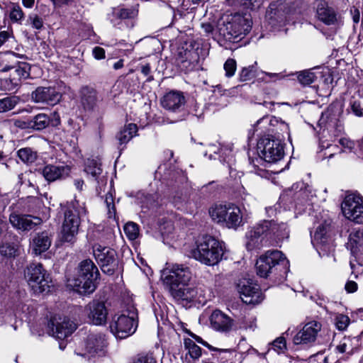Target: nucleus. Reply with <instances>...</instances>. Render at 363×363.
I'll return each instance as SVG.
<instances>
[{"label":"nucleus","instance_id":"052dcab7","mask_svg":"<svg viewBox=\"0 0 363 363\" xmlns=\"http://www.w3.org/2000/svg\"><path fill=\"white\" fill-rule=\"evenodd\" d=\"M233 148L231 146H225L220 148L219 154L223 157V160L230 162L233 158Z\"/></svg>","mask_w":363,"mask_h":363},{"label":"nucleus","instance_id":"1a4fd4ad","mask_svg":"<svg viewBox=\"0 0 363 363\" xmlns=\"http://www.w3.org/2000/svg\"><path fill=\"white\" fill-rule=\"evenodd\" d=\"M270 223L263 221L250 229L245 235V246L248 250L263 247H281L278 240H272L268 234Z\"/></svg>","mask_w":363,"mask_h":363},{"label":"nucleus","instance_id":"39448f33","mask_svg":"<svg viewBox=\"0 0 363 363\" xmlns=\"http://www.w3.org/2000/svg\"><path fill=\"white\" fill-rule=\"evenodd\" d=\"M86 215L84 203L74 199L70 202L65 211L62 229V239L64 242H72L82 219Z\"/></svg>","mask_w":363,"mask_h":363},{"label":"nucleus","instance_id":"a18cd8bd","mask_svg":"<svg viewBox=\"0 0 363 363\" xmlns=\"http://www.w3.org/2000/svg\"><path fill=\"white\" fill-rule=\"evenodd\" d=\"M124 233L130 240H135L139 235V227L133 222L127 223L123 228Z\"/></svg>","mask_w":363,"mask_h":363},{"label":"nucleus","instance_id":"49530a36","mask_svg":"<svg viewBox=\"0 0 363 363\" xmlns=\"http://www.w3.org/2000/svg\"><path fill=\"white\" fill-rule=\"evenodd\" d=\"M336 116V106L334 104H330L327 110L323 112L321 115V117L319 120L320 125H325L329 121H332L333 118H335Z\"/></svg>","mask_w":363,"mask_h":363},{"label":"nucleus","instance_id":"ea45409f","mask_svg":"<svg viewBox=\"0 0 363 363\" xmlns=\"http://www.w3.org/2000/svg\"><path fill=\"white\" fill-rule=\"evenodd\" d=\"M363 242V233L360 231L352 232L350 234L346 247L348 250H355L362 246Z\"/></svg>","mask_w":363,"mask_h":363},{"label":"nucleus","instance_id":"5701e85b","mask_svg":"<svg viewBox=\"0 0 363 363\" xmlns=\"http://www.w3.org/2000/svg\"><path fill=\"white\" fill-rule=\"evenodd\" d=\"M195 52L193 50L192 42L185 43L179 45L176 52V61L178 65L187 68L194 60Z\"/></svg>","mask_w":363,"mask_h":363},{"label":"nucleus","instance_id":"09e8293b","mask_svg":"<svg viewBox=\"0 0 363 363\" xmlns=\"http://www.w3.org/2000/svg\"><path fill=\"white\" fill-rule=\"evenodd\" d=\"M315 76L314 73L310 70L302 71L298 75L299 82L304 86L312 84L315 81Z\"/></svg>","mask_w":363,"mask_h":363},{"label":"nucleus","instance_id":"aec40b11","mask_svg":"<svg viewBox=\"0 0 363 363\" xmlns=\"http://www.w3.org/2000/svg\"><path fill=\"white\" fill-rule=\"evenodd\" d=\"M9 221L16 229L21 230H30L41 223L42 220L38 217H33L29 215H19L12 213L10 215Z\"/></svg>","mask_w":363,"mask_h":363},{"label":"nucleus","instance_id":"4d7b16f0","mask_svg":"<svg viewBox=\"0 0 363 363\" xmlns=\"http://www.w3.org/2000/svg\"><path fill=\"white\" fill-rule=\"evenodd\" d=\"M239 2L245 8L255 10L260 7L263 0H239Z\"/></svg>","mask_w":363,"mask_h":363},{"label":"nucleus","instance_id":"c85d7f7f","mask_svg":"<svg viewBox=\"0 0 363 363\" xmlns=\"http://www.w3.org/2000/svg\"><path fill=\"white\" fill-rule=\"evenodd\" d=\"M169 293L178 301L181 300L190 302L197 297L199 291L197 289L190 286L189 284H187L173 289L169 291Z\"/></svg>","mask_w":363,"mask_h":363},{"label":"nucleus","instance_id":"6e6d98bb","mask_svg":"<svg viewBox=\"0 0 363 363\" xmlns=\"http://www.w3.org/2000/svg\"><path fill=\"white\" fill-rule=\"evenodd\" d=\"M28 21L33 28L40 30L43 27V18L38 16L37 14H30L28 16Z\"/></svg>","mask_w":363,"mask_h":363},{"label":"nucleus","instance_id":"ddd939ff","mask_svg":"<svg viewBox=\"0 0 363 363\" xmlns=\"http://www.w3.org/2000/svg\"><path fill=\"white\" fill-rule=\"evenodd\" d=\"M240 297L246 304H257L263 300L262 293L258 284L251 280L238 284Z\"/></svg>","mask_w":363,"mask_h":363},{"label":"nucleus","instance_id":"20e7f679","mask_svg":"<svg viewBox=\"0 0 363 363\" xmlns=\"http://www.w3.org/2000/svg\"><path fill=\"white\" fill-rule=\"evenodd\" d=\"M256 269L261 277H267L274 270L285 279L289 271V262L281 251H266L257 260Z\"/></svg>","mask_w":363,"mask_h":363},{"label":"nucleus","instance_id":"412c9836","mask_svg":"<svg viewBox=\"0 0 363 363\" xmlns=\"http://www.w3.org/2000/svg\"><path fill=\"white\" fill-rule=\"evenodd\" d=\"M30 67L28 63L20 62L14 66L6 65L0 69V72H6L10 71V79L14 82V84L19 85L21 79H27L30 76Z\"/></svg>","mask_w":363,"mask_h":363},{"label":"nucleus","instance_id":"e2e57ef3","mask_svg":"<svg viewBox=\"0 0 363 363\" xmlns=\"http://www.w3.org/2000/svg\"><path fill=\"white\" fill-rule=\"evenodd\" d=\"M189 335L193 337L197 342L203 345V346L206 347L207 348H208L211 351H218L219 349L218 348H216V347H214L213 346H211V345H209L207 342L204 341L201 337L196 335V334L191 333V332H188Z\"/></svg>","mask_w":363,"mask_h":363},{"label":"nucleus","instance_id":"f257e3e1","mask_svg":"<svg viewBox=\"0 0 363 363\" xmlns=\"http://www.w3.org/2000/svg\"><path fill=\"white\" fill-rule=\"evenodd\" d=\"M288 130L286 123L281 122L276 117H263L258 120L253 126V131L267 132L268 133H279L278 130ZM257 152L259 158L252 161L253 169L251 172L262 178H269V173L264 168L259 167L258 163L264 160L266 162L273 163L281 160L284 155V150L281 140L275 138L274 135L268 134L267 136L259 139L257 144Z\"/></svg>","mask_w":363,"mask_h":363},{"label":"nucleus","instance_id":"a211bd4d","mask_svg":"<svg viewBox=\"0 0 363 363\" xmlns=\"http://www.w3.org/2000/svg\"><path fill=\"white\" fill-rule=\"evenodd\" d=\"M186 99L181 91H171L161 99L162 106L168 111L180 112L184 107Z\"/></svg>","mask_w":363,"mask_h":363},{"label":"nucleus","instance_id":"13d9d810","mask_svg":"<svg viewBox=\"0 0 363 363\" xmlns=\"http://www.w3.org/2000/svg\"><path fill=\"white\" fill-rule=\"evenodd\" d=\"M272 348L277 353H282L286 349V340L284 337L277 338L272 343Z\"/></svg>","mask_w":363,"mask_h":363},{"label":"nucleus","instance_id":"e433bc0d","mask_svg":"<svg viewBox=\"0 0 363 363\" xmlns=\"http://www.w3.org/2000/svg\"><path fill=\"white\" fill-rule=\"evenodd\" d=\"M23 56L14 52L8 50L0 52V65L4 67L6 65L14 66L18 63V59L23 58Z\"/></svg>","mask_w":363,"mask_h":363},{"label":"nucleus","instance_id":"c03bdc74","mask_svg":"<svg viewBox=\"0 0 363 363\" xmlns=\"http://www.w3.org/2000/svg\"><path fill=\"white\" fill-rule=\"evenodd\" d=\"M353 339L350 337H345L336 347V350L339 353H346L351 354L353 352Z\"/></svg>","mask_w":363,"mask_h":363},{"label":"nucleus","instance_id":"dca6fc26","mask_svg":"<svg viewBox=\"0 0 363 363\" xmlns=\"http://www.w3.org/2000/svg\"><path fill=\"white\" fill-rule=\"evenodd\" d=\"M320 329L321 325L320 323L317 321L309 322L294 335L293 342L295 345H306L313 342Z\"/></svg>","mask_w":363,"mask_h":363},{"label":"nucleus","instance_id":"680f3d73","mask_svg":"<svg viewBox=\"0 0 363 363\" xmlns=\"http://www.w3.org/2000/svg\"><path fill=\"white\" fill-rule=\"evenodd\" d=\"M105 202L108 208L109 217L111 218L114 216L116 213L115 206L113 204V199L111 194L106 195Z\"/></svg>","mask_w":363,"mask_h":363},{"label":"nucleus","instance_id":"4be33fe9","mask_svg":"<svg viewBox=\"0 0 363 363\" xmlns=\"http://www.w3.org/2000/svg\"><path fill=\"white\" fill-rule=\"evenodd\" d=\"M211 327L220 332H229L233 327V320L220 311H214L210 318Z\"/></svg>","mask_w":363,"mask_h":363},{"label":"nucleus","instance_id":"4468645a","mask_svg":"<svg viewBox=\"0 0 363 363\" xmlns=\"http://www.w3.org/2000/svg\"><path fill=\"white\" fill-rule=\"evenodd\" d=\"M106 346L105 335L102 334H91L88 336L84 345V352L77 353L82 357L89 359L95 356H101L104 354V348Z\"/></svg>","mask_w":363,"mask_h":363},{"label":"nucleus","instance_id":"603ef678","mask_svg":"<svg viewBox=\"0 0 363 363\" xmlns=\"http://www.w3.org/2000/svg\"><path fill=\"white\" fill-rule=\"evenodd\" d=\"M236 62L234 59H228L224 64V69L225 71V76L231 77L234 75L236 70Z\"/></svg>","mask_w":363,"mask_h":363},{"label":"nucleus","instance_id":"9d476101","mask_svg":"<svg viewBox=\"0 0 363 363\" xmlns=\"http://www.w3.org/2000/svg\"><path fill=\"white\" fill-rule=\"evenodd\" d=\"M45 275V271L43 269L41 264H31L25 271V278L33 291L36 294L49 291L48 277H46Z\"/></svg>","mask_w":363,"mask_h":363},{"label":"nucleus","instance_id":"338daca9","mask_svg":"<svg viewBox=\"0 0 363 363\" xmlns=\"http://www.w3.org/2000/svg\"><path fill=\"white\" fill-rule=\"evenodd\" d=\"M93 55L97 60L104 59L105 57V50L100 47H96L93 50Z\"/></svg>","mask_w":363,"mask_h":363},{"label":"nucleus","instance_id":"79ce46f5","mask_svg":"<svg viewBox=\"0 0 363 363\" xmlns=\"http://www.w3.org/2000/svg\"><path fill=\"white\" fill-rule=\"evenodd\" d=\"M159 225V230L163 238V242H164L165 240H169L170 235L174 230L173 223L170 220L163 218L161 219V221H160Z\"/></svg>","mask_w":363,"mask_h":363},{"label":"nucleus","instance_id":"cd10ccee","mask_svg":"<svg viewBox=\"0 0 363 363\" xmlns=\"http://www.w3.org/2000/svg\"><path fill=\"white\" fill-rule=\"evenodd\" d=\"M69 173L68 166H57L48 164L43 167L42 174L48 182H54L60 179Z\"/></svg>","mask_w":363,"mask_h":363},{"label":"nucleus","instance_id":"f704fd0d","mask_svg":"<svg viewBox=\"0 0 363 363\" xmlns=\"http://www.w3.org/2000/svg\"><path fill=\"white\" fill-rule=\"evenodd\" d=\"M81 101L86 109H91L96 103V91L89 87H83L81 90Z\"/></svg>","mask_w":363,"mask_h":363},{"label":"nucleus","instance_id":"5fc2aeb1","mask_svg":"<svg viewBox=\"0 0 363 363\" xmlns=\"http://www.w3.org/2000/svg\"><path fill=\"white\" fill-rule=\"evenodd\" d=\"M17 86L10 77L0 79V89L2 91H13Z\"/></svg>","mask_w":363,"mask_h":363},{"label":"nucleus","instance_id":"37998d69","mask_svg":"<svg viewBox=\"0 0 363 363\" xmlns=\"http://www.w3.org/2000/svg\"><path fill=\"white\" fill-rule=\"evenodd\" d=\"M18 101V97L15 96L0 99V113H4L13 109Z\"/></svg>","mask_w":363,"mask_h":363},{"label":"nucleus","instance_id":"774afa93","mask_svg":"<svg viewBox=\"0 0 363 363\" xmlns=\"http://www.w3.org/2000/svg\"><path fill=\"white\" fill-rule=\"evenodd\" d=\"M345 289L349 293H353L357 290V284L355 281H349L345 284Z\"/></svg>","mask_w":363,"mask_h":363},{"label":"nucleus","instance_id":"864d4df0","mask_svg":"<svg viewBox=\"0 0 363 363\" xmlns=\"http://www.w3.org/2000/svg\"><path fill=\"white\" fill-rule=\"evenodd\" d=\"M351 255L350 264L352 269L355 266V262L360 266H363V251H351Z\"/></svg>","mask_w":363,"mask_h":363},{"label":"nucleus","instance_id":"f8f14e48","mask_svg":"<svg viewBox=\"0 0 363 363\" xmlns=\"http://www.w3.org/2000/svg\"><path fill=\"white\" fill-rule=\"evenodd\" d=\"M341 208L343 215L347 219L358 223L363 221V201L359 196L356 194L346 196Z\"/></svg>","mask_w":363,"mask_h":363},{"label":"nucleus","instance_id":"a878e982","mask_svg":"<svg viewBox=\"0 0 363 363\" xmlns=\"http://www.w3.org/2000/svg\"><path fill=\"white\" fill-rule=\"evenodd\" d=\"M330 223L325 221L317 227L312 238V243L315 247H323L330 241Z\"/></svg>","mask_w":363,"mask_h":363},{"label":"nucleus","instance_id":"2f4dec72","mask_svg":"<svg viewBox=\"0 0 363 363\" xmlns=\"http://www.w3.org/2000/svg\"><path fill=\"white\" fill-rule=\"evenodd\" d=\"M138 15V11L133 8L115 9L112 12L111 21L114 26H119L123 21L133 19Z\"/></svg>","mask_w":363,"mask_h":363},{"label":"nucleus","instance_id":"9b49d317","mask_svg":"<svg viewBox=\"0 0 363 363\" xmlns=\"http://www.w3.org/2000/svg\"><path fill=\"white\" fill-rule=\"evenodd\" d=\"M48 327L51 335L56 339L62 340L59 342L60 350H64L66 347V342L64 340L71 335L77 328L74 322L67 317L61 316L52 317L48 323Z\"/></svg>","mask_w":363,"mask_h":363},{"label":"nucleus","instance_id":"423d86ee","mask_svg":"<svg viewBox=\"0 0 363 363\" xmlns=\"http://www.w3.org/2000/svg\"><path fill=\"white\" fill-rule=\"evenodd\" d=\"M138 312L133 305H128L120 315H115L110 324L111 332L117 339L133 335L138 326Z\"/></svg>","mask_w":363,"mask_h":363},{"label":"nucleus","instance_id":"0e129e2a","mask_svg":"<svg viewBox=\"0 0 363 363\" xmlns=\"http://www.w3.org/2000/svg\"><path fill=\"white\" fill-rule=\"evenodd\" d=\"M133 363H157V361L152 354H148L145 356L139 357Z\"/></svg>","mask_w":363,"mask_h":363},{"label":"nucleus","instance_id":"69168bd1","mask_svg":"<svg viewBox=\"0 0 363 363\" xmlns=\"http://www.w3.org/2000/svg\"><path fill=\"white\" fill-rule=\"evenodd\" d=\"M13 38L11 33L4 30L0 32V48L6 42L10 41Z\"/></svg>","mask_w":363,"mask_h":363},{"label":"nucleus","instance_id":"4c0bfd02","mask_svg":"<svg viewBox=\"0 0 363 363\" xmlns=\"http://www.w3.org/2000/svg\"><path fill=\"white\" fill-rule=\"evenodd\" d=\"M30 119V127L36 130L45 128L50 123V118L45 113H39Z\"/></svg>","mask_w":363,"mask_h":363},{"label":"nucleus","instance_id":"2eb2a0df","mask_svg":"<svg viewBox=\"0 0 363 363\" xmlns=\"http://www.w3.org/2000/svg\"><path fill=\"white\" fill-rule=\"evenodd\" d=\"M89 321L96 325H102L106 323L108 311L104 302L93 301L85 308Z\"/></svg>","mask_w":363,"mask_h":363},{"label":"nucleus","instance_id":"58836bf2","mask_svg":"<svg viewBox=\"0 0 363 363\" xmlns=\"http://www.w3.org/2000/svg\"><path fill=\"white\" fill-rule=\"evenodd\" d=\"M84 172L92 177L96 178L102 172L101 164L96 160L88 159L85 162Z\"/></svg>","mask_w":363,"mask_h":363},{"label":"nucleus","instance_id":"7ed1b4c3","mask_svg":"<svg viewBox=\"0 0 363 363\" xmlns=\"http://www.w3.org/2000/svg\"><path fill=\"white\" fill-rule=\"evenodd\" d=\"M76 277L67 279V285L81 294L92 293L99 276L98 268L89 259L80 262Z\"/></svg>","mask_w":363,"mask_h":363},{"label":"nucleus","instance_id":"473e14b6","mask_svg":"<svg viewBox=\"0 0 363 363\" xmlns=\"http://www.w3.org/2000/svg\"><path fill=\"white\" fill-rule=\"evenodd\" d=\"M285 8V5L283 4H271L267 12V18L269 23L274 24V21L278 23L284 22L286 20Z\"/></svg>","mask_w":363,"mask_h":363},{"label":"nucleus","instance_id":"de8ad7c7","mask_svg":"<svg viewBox=\"0 0 363 363\" xmlns=\"http://www.w3.org/2000/svg\"><path fill=\"white\" fill-rule=\"evenodd\" d=\"M219 352L220 355L221 356V359H227L230 360V363H241L240 358L241 356L234 351L228 349L220 350Z\"/></svg>","mask_w":363,"mask_h":363},{"label":"nucleus","instance_id":"c756f323","mask_svg":"<svg viewBox=\"0 0 363 363\" xmlns=\"http://www.w3.org/2000/svg\"><path fill=\"white\" fill-rule=\"evenodd\" d=\"M138 127L134 123L125 125L116 134V138L118 140L119 148L123 150L125 145L136 135Z\"/></svg>","mask_w":363,"mask_h":363},{"label":"nucleus","instance_id":"a19ab883","mask_svg":"<svg viewBox=\"0 0 363 363\" xmlns=\"http://www.w3.org/2000/svg\"><path fill=\"white\" fill-rule=\"evenodd\" d=\"M18 157L24 163H33L37 159V152L30 147L20 149L17 152Z\"/></svg>","mask_w":363,"mask_h":363},{"label":"nucleus","instance_id":"f3484780","mask_svg":"<svg viewBox=\"0 0 363 363\" xmlns=\"http://www.w3.org/2000/svg\"><path fill=\"white\" fill-rule=\"evenodd\" d=\"M315 17L327 26H335L338 23L337 11L325 1H318L315 7Z\"/></svg>","mask_w":363,"mask_h":363},{"label":"nucleus","instance_id":"b1692460","mask_svg":"<svg viewBox=\"0 0 363 363\" xmlns=\"http://www.w3.org/2000/svg\"><path fill=\"white\" fill-rule=\"evenodd\" d=\"M188 252L186 255L188 257L207 265L217 264L223 256L220 251H188Z\"/></svg>","mask_w":363,"mask_h":363},{"label":"nucleus","instance_id":"0eeeda50","mask_svg":"<svg viewBox=\"0 0 363 363\" xmlns=\"http://www.w3.org/2000/svg\"><path fill=\"white\" fill-rule=\"evenodd\" d=\"M211 218L228 228L237 229L242 225V216L238 206L233 203L216 204L209 209Z\"/></svg>","mask_w":363,"mask_h":363},{"label":"nucleus","instance_id":"8fccbe9b","mask_svg":"<svg viewBox=\"0 0 363 363\" xmlns=\"http://www.w3.org/2000/svg\"><path fill=\"white\" fill-rule=\"evenodd\" d=\"M256 68L254 65L244 67L240 73V79L242 82L247 81L255 76Z\"/></svg>","mask_w":363,"mask_h":363},{"label":"nucleus","instance_id":"393cba45","mask_svg":"<svg viewBox=\"0 0 363 363\" xmlns=\"http://www.w3.org/2000/svg\"><path fill=\"white\" fill-rule=\"evenodd\" d=\"M196 250H225V243L216 238L208 235H199L195 241Z\"/></svg>","mask_w":363,"mask_h":363},{"label":"nucleus","instance_id":"bb28decb","mask_svg":"<svg viewBox=\"0 0 363 363\" xmlns=\"http://www.w3.org/2000/svg\"><path fill=\"white\" fill-rule=\"evenodd\" d=\"M264 223H270L268 234L271 233L272 240H278L279 245L281 247V242L287 239L289 236V230L286 223H277L274 220H263Z\"/></svg>","mask_w":363,"mask_h":363},{"label":"nucleus","instance_id":"f03ea898","mask_svg":"<svg viewBox=\"0 0 363 363\" xmlns=\"http://www.w3.org/2000/svg\"><path fill=\"white\" fill-rule=\"evenodd\" d=\"M252 28L249 14H234L223 16L218 23V32L225 40L236 43L243 38Z\"/></svg>","mask_w":363,"mask_h":363},{"label":"nucleus","instance_id":"bf43d9fd","mask_svg":"<svg viewBox=\"0 0 363 363\" xmlns=\"http://www.w3.org/2000/svg\"><path fill=\"white\" fill-rule=\"evenodd\" d=\"M23 12L19 6H13L10 12V18L18 22L23 18Z\"/></svg>","mask_w":363,"mask_h":363},{"label":"nucleus","instance_id":"6e6552de","mask_svg":"<svg viewBox=\"0 0 363 363\" xmlns=\"http://www.w3.org/2000/svg\"><path fill=\"white\" fill-rule=\"evenodd\" d=\"M191 277L192 274L188 267L177 263H166L161 274L163 284L169 291L189 284Z\"/></svg>","mask_w":363,"mask_h":363},{"label":"nucleus","instance_id":"3c124183","mask_svg":"<svg viewBox=\"0 0 363 363\" xmlns=\"http://www.w3.org/2000/svg\"><path fill=\"white\" fill-rule=\"evenodd\" d=\"M335 323L338 330H343L348 326L350 318L347 315L339 314L335 318Z\"/></svg>","mask_w":363,"mask_h":363},{"label":"nucleus","instance_id":"c9c22d12","mask_svg":"<svg viewBox=\"0 0 363 363\" xmlns=\"http://www.w3.org/2000/svg\"><path fill=\"white\" fill-rule=\"evenodd\" d=\"M30 243L33 250H49L51 245V239L46 233L43 232L36 234Z\"/></svg>","mask_w":363,"mask_h":363},{"label":"nucleus","instance_id":"7c9ffc66","mask_svg":"<svg viewBox=\"0 0 363 363\" xmlns=\"http://www.w3.org/2000/svg\"><path fill=\"white\" fill-rule=\"evenodd\" d=\"M186 353L182 358L186 363H194L201 356V349L192 340L185 338L184 340Z\"/></svg>","mask_w":363,"mask_h":363},{"label":"nucleus","instance_id":"6ab92c4d","mask_svg":"<svg viewBox=\"0 0 363 363\" xmlns=\"http://www.w3.org/2000/svg\"><path fill=\"white\" fill-rule=\"evenodd\" d=\"M61 94L52 87H38L31 94L32 100L35 103L55 105L61 99Z\"/></svg>","mask_w":363,"mask_h":363},{"label":"nucleus","instance_id":"72a5a7b5","mask_svg":"<svg viewBox=\"0 0 363 363\" xmlns=\"http://www.w3.org/2000/svg\"><path fill=\"white\" fill-rule=\"evenodd\" d=\"M94 255L99 264L101 265L103 271L105 267L116 265V260L112 252L110 251H94Z\"/></svg>","mask_w":363,"mask_h":363}]
</instances>
